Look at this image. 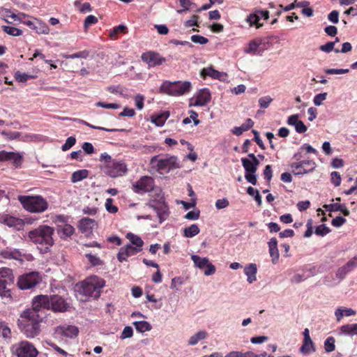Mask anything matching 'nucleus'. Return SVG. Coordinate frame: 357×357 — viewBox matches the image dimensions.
I'll return each mask as SVG.
<instances>
[{"instance_id": "50", "label": "nucleus", "mask_w": 357, "mask_h": 357, "mask_svg": "<svg viewBox=\"0 0 357 357\" xmlns=\"http://www.w3.org/2000/svg\"><path fill=\"white\" fill-rule=\"evenodd\" d=\"M76 142V139L74 137H69L67 138L64 144L61 146V150L63 151H66L70 149L72 146L75 145Z\"/></svg>"}, {"instance_id": "61", "label": "nucleus", "mask_w": 357, "mask_h": 357, "mask_svg": "<svg viewBox=\"0 0 357 357\" xmlns=\"http://www.w3.org/2000/svg\"><path fill=\"white\" fill-rule=\"evenodd\" d=\"M144 96L141 94H137L135 98V105L139 110L144 107Z\"/></svg>"}, {"instance_id": "60", "label": "nucleus", "mask_w": 357, "mask_h": 357, "mask_svg": "<svg viewBox=\"0 0 357 357\" xmlns=\"http://www.w3.org/2000/svg\"><path fill=\"white\" fill-rule=\"evenodd\" d=\"M112 199L108 198L105 202V208L108 212L115 213L117 212L118 208L116 206L112 205Z\"/></svg>"}, {"instance_id": "24", "label": "nucleus", "mask_w": 357, "mask_h": 357, "mask_svg": "<svg viewBox=\"0 0 357 357\" xmlns=\"http://www.w3.org/2000/svg\"><path fill=\"white\" fill-rule=\"evenodd\" d=\"M211 98V96L209 91L206 89H202L198 92L195 102L190 104V105L204 106L210 102Z\"/></svg>"}, {"instance_id": "28", "label": "nucleus", "mask_w": 357, "mask_h": 357, "mask_svg": "<svg viewBox=\"0 0 357 357\" xmlns=\"http://www.w3.org/2000/svg\"><path fill=\"white\" fill-rule=\"evenodd\" d=\"M324 208L328 211H340L344 216H349L350 214L349 211L344 204H340L338 203L325 204Z\"/></svg>"}, {"instance_id": "30", "label": "nucleus", "mask_w": 357, "mask_h": 357, "mask_svg": "<svg viewBox=\"0 0 357 357\" xmlns=\"http://www.w3.org/2000/svg\"><path fill=\"white\" fill-rule=\"evenodd\" d=\"M96 226L94 220L89 218H84L79 221V229L82 232H87Z\"/></svg>"}, {"instance_id": "14", "label": "nucleus", "mask_w": 357, "mask_h": 357, "mask_svg": "<svg viewBox=\"0 0 357 357\" xmlns=\"http://www.w3.org/2000/svg\"><path fill=\"white\" fill-rule=\"evenodd\" d=\"M56 222L58 224L57 232L61 238L70 237L73 234L75 229L72 225L66 223L65 216H56Z\"/></svg>"}, {"instance_id": "13", "label": "nucleus", "mask_w": 357, "mask_h": 357, "mask_svg": "<svg viewBox=\"0 0 357 357\" xmlns=\"http://www.w3.org/2000/svg\"><path fill=\"white\" fill-rule=\"evenodd\" d=\"M1 256L5 259H15L20 261L24 260L31 261L33 259L31 255L24 253L17 249L7 248L1 252Z\"/></svg>"}, {"instance_id": "37", "label": "nucleus", "mask_w": 357, "mask_h": 357, "mask_svg": "<svg viewBox=\"0 0 357 357\" xmlns=\"http://www.w3.org/2000/svg\"><path fill=\"white\" fill-rule=\"evenodd\" d=\"M224 357H259V356L251 351H248L246 352L231 351L227 354Z\"/></svg>"}, {"instance_id": "36", "label": "nucleus", "mask_w": 357, "mask_h": 357, "mask_svg": "<svg viewBox=\"0 0 357 357\" xmlns=\"http://www.w3.org/2000/svg\"><path fill=\"white\" fill-rule=\"evenodd\" d=\"M191 259L192 260L195 266L200 269H203L208 265L209 260L206 257H201L199 255H191Z\"/></svg>"}, {"instance_id": "16", "label": "nucleus", "mask_w": 357, "mask_h": 357, "mask_svg": "<svg viewBox=\"0 0 357 357\" xmlns=\"http://www.w3.org/2000/svg\"><path fill=\"white\" fill-rule=\"evenodd\" d=\"M142 60L146 63L149 68L162 65L166 61L165 58L154 52H148L142 54Z\"/></svg>"}, {"instance_id": "54", "label": "nucleus", "mask_w": 357, "mask_h": 357, "mask_svg": "<svg viewBox=\"0 0 357 357\" xmlns=\"http://www.w3.org/2000/svg\"><path fill=\"white\" fill-rule=\"evenodd\" d=\"M183 280L180 277H175L172 280L170 287L172 289L178 290L179 287L183 284Z\"/></svg>"}, {"instance_id": "35", "label": "nucleus", "mask_w": 357, "mask_h": 357, "mask_svg": "<svg viewBox=\"0 0 357 357\" xmlns=\"http://www.w3.org/2000/svg\"><path fill=\"white\" fill-rule=\"evenodd\" d=\"M340 333L345 335H357V324L342 326L340 327Z\"/></svg>"}, {"instance_id": "25", "label": "nucleus", "mask_w": 357, "mask_h": 357, "mask_svg": "<svg viewBox=\"0 0 357 357\" xmlns=\"http://www.w3.org/2000/svg\"><path fill=\"white\" fill-rule=\"evenodd\" d=\"M269 254L272 258L273 264L278 263L279 259V251L278 249V241L275 238H272L268 242Z\"/></svg>"}, {"instance_id": "8", "label": "nucleus", "mask_w": 357, "mask_h": 357, "mask_svg": "<svg viewBox=\"0 0 357 357\" xmlns=\"http://www.w3.org/2000/svg\"><path fill=\"white\" fill-rule=\"evenodd\" d=\"M13 275L11 269L8 268H0V296L2 297H9V286L13 282Z\"/></svg>"}, {"instance_id": "49", "label": "nucleus", "mask_w": 357, "mask_h": 357, "mask_svg": "<svg viewBox=\"0 0 357 357\" xmlns=\"http://www.w3.org/2000/svg\"><path fill=\"white\" fill-rule=\"evenodd\" d=\"M331 231V229L326 225H321L316 227L314 233L321 236H324Z\"/></svg>"}, {"instance_id": "38", "label": "nucleus", "mask_w": 357, "mask_h": 357, "mask_svg": "<svg viewBox=\"0 0 357 357\" xmlns=\"http://www.w3.org/2000/svg\"><path fill=\"white\" fill-rule=\"evenodd\" d=\"M126 238L132 245H135V248L142 250V248L144 245V241L139 236H137L132 233H128L126 234Z\"/></svg>"}, {"instance_id": "48", "label": "nucleus", "mask_w": 357, "mask_h": 357, "mask_svg": "<svg viewBox=\"0 0 357 357\" xmlns=\"http://www.w3.org/2000/svg\"><path fill=\"white\" fill-rule=\"evenodd\" d=\"M15 77L20 82H26L28 79H34L35 76L17 71L15 74Z\"/></svg>"}, {"instance_id": "10", "label": "nucleus", "mask_w": 357, "mask_h": 357, "mask_svg": "<svg viewBox=\"0 0 357 357\" xmlns=\"http://www.w3.org/2000/svg\"><path fill=\"white\" fill-rule=\"evenodd\" d=\"M50 297L47 295H39L33 299L32 308H29L24 311H33L36 314H41L44 317L43 310H50Z\"/></svg>"}, {"instance_id": "26", "label": "nucleus", "mask_w": 357, "mask_h": 357, "mask_svg": "<svg viewBox=\"0 0 357 357\" xmlns=\"http://www.w3.org/2000/svg\"><path fill=\"white\" fill-rule=\"evenodd\" d=\"M0 16L5 22L9 24L21 20L18 15L12 13L10 10L7 8H0Z\"/></svg>"}, {"instance_id": "58", "label": "nucleus", "mask_w": 357, "mask_h": 357, "mask_svg": "<svg viewBox=\"0 0 357 357\" xmlns=\"http://www.w3.org/2000/svg\"><path fill=\"white\" fill-rule=\"evenodd\" d=\"M126 29V27L123 25H119L117 26H115L112 30L109 32V36L110 38L115 39L116 35H117L120 32H124V31Z\"/></svg>"}, {"instance_id": "40", "label": "nucleus", "mask_w": 357, "mask_h": 357, "mask_svg": "<svg viewBox=\"0 0 357 357\" xmlns=\"http://www.w3.org/2000/svg\"><path fill=\"white\" fill-rule=\"evenodd\" d=\"M133 325L135 326V329L139 333L149 331L152 328L151 325L146 321H135Z\"/></svg>"}, {"instance_id": "18", "label": "nucleus", "mask_w": 357, "mask_h": 357, "mask_svg": "<svg viewBox=\"0 0 357 357\" xmlns=\"http://www.w3.org/2000/svg\"><path fill=\"white\" fill-rule=\"evenodd\" d=\"M263 40L261 38H255L249 42L248 47L244 48L243 52L248 54L261 55L265 50L261 47Z\"/></svg>"}, {"instance_id": "57", "label": "nucleus", "mask_w": 357, "mask_h": 357, "mask_svg": "<svg viewBox=\"0 0 357 357\" xmlns=\"http://www.w3.org/2000/svg\"><path fill=\"white\" fill-rule=\"evenodd\" d=\"M191 40L195 43L201 44V45H205L208 42V38H206L204 36H199V35L192 36Z\"/></svg>"}, {"instance_id": "34", "label": "nucleus", "mask_w": 357, "mask_h": 357, "mask_svg": "<svg viewBox=\"0 0 357 357\" xmlns=\"http://www.w3.org/2000/svg\"><path fill=\"white\" fill-rule=\"evenodd\" d=\"M207 332L206 331H199L190 336L188 340V344L190 346L196 345L200 340L206 339Z\"/></svg>"}, {"instance_id": "23", "label": "nucleus", "mask_w": 357, "mask_h": 357, "mask_svg": "<svg viewBox=\"0 0 357 357\" xmlns=\"http://www.w3.org/2000/svg\"><path fill=\"white\" fill-rule=\"evenodd\" d=\"M200 75L204 79H205L206 77H210L213 79L223 80L227 76V74L225 73L219 72L215 70L213 67H207L204 68L201 70Z\"/></svg>"}, {"instance_id": "43", "label": "nucleus", "mask_w": 357, "mask_h": 357, "mask_svg": "<svg viewBox=\"0 0 357 357\" xmlns=\"http://www.w3.org/2000/svg\"><path fill=\"white\" fill-rule=\"evenodd\" d=\"M1 29L5 33L12 36H20L23 33L21 29L10 26L3 25Z\"/></svg>"}, {"instance_id": "29", "label": "nucleus", "mask_w": 357, "mask_h": 357, "mask_svg": "<svg viewBox=\"0 0 357 357\" xmlns=\"http://www.w3.org/2000/svg\"><path fill=\"white\" fill-rule=\"evenodd\" d=\"M33 30H35L38 34H48L50 32V28L47 24L37 18H35V24H33Z\"/></svg>"}, {"instance_id": "17", "label": "nucleus", "mask_w": 357, "mask_h": 357, "mask_svg": "<svg viewBox=\"0 0 357 357\" xmlns=\"http://www.w3.org/2000/svg\"><path fill=\"white\" fill-rule=\"evenodd\" d=\"M50 307L54 312H63L68 310L70 305L61 296L53 295L50 297Z\"/></svg>"}, {"instance_id": "15", "label": "nucleus", "mask_w": 357, "mask_h": 357, "mask_svg": "<svg viewBox=\"0 0 357 357\" xmlns=\"http://www.w3.org/2000/svg\"><path fill=\"white\" fill-rule=\"evenodd\" d=\"M154 181L151 176H142L134 185V191L137 193L148 192L153 189Z\"/></svg>"}, {"instance_id": "46", "label": "nucleus", "mask_w": 357, "mask_h": 357, "mask_svg": "<svg viewBox=\"0 0 357 357\" xmlns=\"http://www.w3.org/2000/svg\"><path fill=\"white\" fill-rule=\"evenodd\" d=\"M89 55V52L88 50H83L78 52H76L73 54H63V58L67 59H73L77 58L86 59Z\"/></svg>"}, {"instance_id": "33", "label": "nucleus", "mask_w": 357, "mask_h": 357, "mask_svg": "<svg viewBox=\"0 0 357 357\" xmlns=\"http://www.w3.org/2000/svg\"><path fill=\"white\" fill-rule=\"evenodd\" d=\"M316 351L315 345L312 340L303 341L300 348V352L303 355H309Z\"/></svg>"}, {"instance_id": "55", "label": "nucleus", "mask_w": 357, "mask_h": 357, "mask_svg": "<svg viewBox=\"0 0 357 357\" xmlns=\"http://www.w3.org/2000/svg\"><path fill=\"white\" fill-rule=\"evenodd\" d=\"M335 42H328L325 45H322L319 47V50L326 53H330L333 50L335 51Z\"/></svg>"}, {"instance_id": "19", "label": "nucleus", "mask_w": 357, "mask_h": 357, "mask_svg": "<svg viewBox=\"0 0 357 357\" xmlns=\"http://www.w3.org/2000/svg\"><path fill=\"white\" fill-rule=\"evenodd\" d=\"M78 334V329L74 326H60L55 329V337H59L64 336L72 338L77 336Z\"/></svg>"}, {"instance_id": "63", "label": "nucleus", "mask_w": 357, "mask_h": 357, "mask_svg": "<svg viewBox=\"0 0 357 357\" xmlns=\"http://www.w3.org/2000/svg\"><path fill=\"white\" fill-rule=\"evenodd\" d=\"M272 101L273 99L270 96H265L259 98V103L261 108H267Z\"/></svg>"}, {"instance_id": "53", "label": "nucleus", "mask_w": 357, "mask_h": 357, "mask_svg": "<svg viewBox=\"0 0 357 357\" xmlns=\"http://www.w3.org/2000/svg\"><path fill=\"white\" fill-rule=\"evenodd\" d=\"M349 69H335V68H327L324 70V72L328 75H340V74H345L349 73Z\"/></svg>"}, {"instance_id": "21", "label": "nucleus", "mask_w": 357, "mask_h": 357, "mask_svg": "<svg viewBox=\"0 0 357 357\" xmlns=\"http://www.w3.org/2000/svg\"><path fill=\"white\" fill-rule=\"evenodd\" d=\"M287 123L289 126H294L298 133H304L307 131V128L303 122L299 120L298 114H293L287 118Z\"/></svg>"}, {"instance_id": "59", "label": "nucleus", "mask_w": 357, "mask_h": 357, "mask_svg": "<svg viewBox=\"0 0 357 357\" xmlns=\"http://www.w3.org/2000/svg\"><path fill=\"white\" fill-rule=\"evenodd\" d=\"M132 335H133V331H132V327L126 326L123 328L120 337H121V339L124 340L126 338L131 337L132 336Z\"/></svg>"}, {"instance_id": "12", "label": "nucleus", "mask_w": 357, "mask_h": 357, "mask_svg": "<svg viewBox=\"0 0 357 357\" xmlns=\"http://www.w3.org/2000/svg\"><path fill=\"white\" fill-rule=\"evenodd\" d=\"M105 172L109 176L116 178L123 176L127 171L126 165L120 161L113 160L105 166Z\"/></svg>"}, {"instance_id": "31", "label": "nucleus", "mask_w": 357, "mask_h": 357, "mask_svg": "<svg viewBox=\"0 0 357 357\" xmlns=\"http://www.w3.org/2000/svg\"><path fill=\"white\" fill-rule=\"evenodd\" d=\"M254 125V122L251 119H248L245 123H243L239 127H234L231 132L234 135L239 136L243 134V132L248 130Z\"/></svg>"}, {"instance_id": "6", "label": "nucleus", "mask_w": 357, "mask_h": 357, "mask_svg": "<svg viewBox=\"0 0 357 357\" xmlns=\"http://www.w3.org/2000/svg\"><path fill=\"white\" fill-rule=\"evenodd\" d=\"M192 87L191 83L188 81L181 82H165L160 88L161 93L169 96H179L188 93Z\"/></svg>"}, {"instance_id": "5", "label": "nucleus", "mask_w": 357, "mask_h": 357, "mask_svg": "<svg viewBox=\"0 0 357 357\" xmlns=\"http://www.w3.org/2000/svg\"><path fill=\"white\" fill-rule=\"evenodd\" d=\"M18 200L24 209L31 213H43L48 208L47 202L41 196L21 195Z\"/></svg>"}, {"instance_id": "11", "label": "nucleus", "mask_w": 357, "mask_h": 357, "mask_svg": "<svg viewBox=\"0 0 357 357\" xmlns=\"http://www.w3.org/2000/svg\"><path fill=\"white\" fill-rule=\"evenodd\" d=\"M290 167L294 174L303 175L312 172L316 167V163L312 160H305L298 162H293Z\"/></svg>"}, {"instance_id": "1", "label": "nucleus", "mask_w": 357, "mask_h": 357, "mask_svg": "<svg viewBox=\"0 0 357 357\" xmlns=\"http://www.w3.org/2000/svg\"><path fill=\"white\" fill-rule=\"evenodd\" d=\"M54 229L50 226L43 225L27 233L30 242L36 245L42 253H47L54 244L53 235Z\"/></svg>"}, {"instance_id": "52", "label": "nucleus", "mask_w": 357, "mask_h": 357, "mask_svg": "<svg viewBox=\"0 0 357 357\" xmlns=\"http://www.w3.org/2000/svg\"><path fill=\"white\" fill-rule=\"evenodd\" d=\"M331 180L332 183L335 186L337 187L341 183V176L340 173L337 172H333L331 174Z\"/></svg>"}, {"instance_id": "32", "label": "nucleus", "mask_w": 357, "mask_h": 357, "mask_svg": "<svg viewBox=\"0 0 357 357\" xmlns=\"http://www.w3.org/2000/svg\"><path fill=\"white\" fill-rule=\"evenodd\" d=\"M356 314V311L351 308L339 307L335 312V316L337 321H340L342 318L345 317H350Z\"/></svg>"}, {"instance_id": "3", "label": "nucleus", "mask_w": 357, "mask_h": 357, "mask_svg": "<svg viewBox=\"0 0 357 357\" xmlns=\"http://www.w3.org/2000/svg\"><path fill=\"white\" fill-rule=\"evenodd\" d=\"M150 165L151 169L160 174H165L181 167L178 158L174 155H155L151 158Z\"/></svg>"}, {"instance_id": "7", "label": "nucleus", "mask_w": 357, "mask_h": 357, "mask_svg": "<svg viewBox=\"0 0 357 357\" xmlns=\"http://www.w3.org/2000/svg\"><path fill=\"white\" fill-rule=\"evenodd\" d=\"M10 351L17 357H37L38 354L34 345L28 341H21L13 344Z\"/></svg>"}, {"instance_id": "62", "label": "nucleus", "mask_w": 357, "mask_h": 357, "mask_svg": "<svg viewBox=\"0 0 357 357\" xmlns=\"http://www.w3.org/2000/svg\"><path fill=\"white\" fill-rule=\"evenodd\" d=\"M346 222V219L342 216H337L335 218L333 219L331 221V224L335 227H340L342 226Z\"/></svg>"}, {"instance_id": "47", "label": "nucleus", "mask_w": 357, "mask_h": 357, "mask_svg": "<svg viewBox=\"0 0 357 357\" xmlns=\"http://www.w3.org/2000/svg\"><path fill=\"white\" fill-rule=\"evenodd\" d=\"M335 340L333 337L331 336L326 339L324 341V349L326 352L330 353L335 349Z\"/></svg>"}, {"instance_id": "39", "label": "nucleus", "mask_w": 357, "mask_h": 357, "mask_svg": "<svg viewBox=\"0 0 357 357\" xmlns=\"http://www.w3.org/2000/svg\"><path fill=\"white\" fill-rule=\"evenodd\" d=\"M200 231V229L197 225L193 224L188 227H185L183 229V236L187 238H192L197 235Z\"/></svg>"}, {"instance_id": "44", "label": "nucleus", "mask_w": 357, "mask_h": 357, "mask_svg": "<svg viewBox=\"0 0 357 357\" xmlns=\"http://www.w3.org/2000/svg\"><path fill=\"white\" fill-rule=\"evenodd\" d=\"M169 114L168 112H163L159 115L153 117L152 122L157 126H162L168 119Z\"/></svg>"}, {"instance_id": "45", "label": "nucleus", "mask_w": 357, "mask_h": 357, "mask_svg": "<svg viewBox=\"0 0 357 357\" xmlns=\"http://www.w3.org/2000/svg\"><path fill=\"white\" fill-rule=\"evenodd\" d=\"M241 162L245 172L256 173V167L253 165L250 160L246 158H242Z\"/></svg>"}, {"instance_id": "41", "label": "nucleus", "mask_w": 357, "mask_h": 357, "mask_svg": "<svg viewBox=\"0 0 357 357\" xmlns=\"http://www.w3.org/2000/svg\"><path fill=\"white\" fill-rule=\"evenodd\" d=\"M88 175L89 172L86 169L77 170L73 173L71 181L73 183H77L86 178Z\"/></svg>"}, {"instance_id": "2", "label": "nucleus", "mask_w": 357, "mask_h": 357, "mask_svg": "<svg viewBox=\"0 0 357 357\" xmlns=\"http://www.w3.org/2000/svg\"><path fill=\"white\" fill-rule=\"evenodd\" d=\"M42 320L41 314H36L33 311H23L18 319V326L26 337L33 338L40 332V323Z\"/></svg>"}, {"instance_id": "56", "label": "nucleus", "mask_w": 357, "mask_h": 357, "mask_svg": "<svg viewBox=\"0 0 357 357\" xmlns=\"http://www.w3.org/2000/svg\"><path fill=\"white\" fill-rule=\"evenodd\" d=\"M327 93H322L316 95L313 99V102L316 106H320L322 102L326 99Z\"/></svg>"}, {"instance_id": "42", "label": "nucleus", "mask_w": 357, "mask_h": 357, "mask_svg": "<svg viewBox=\"0 0 357 357\" xmlns=\"http://www.w3.org/2000/svg\"><path fill=\"white\" fill-rule=\"evenodd\" d=\"M259 20L260 16L257 13V11H255V13L249 15V16L246 19V21L250 24V26L255 25L257 28H260L261 26H262V24H259Z\"/></svg>"}, {"instance_id": "22", "label": "nucleus", "mask_w": 357, "mask_h": 357, "mask_svg": "<svg viewBox=\"0 0 357 357\" xmlns=\"http://www.w3.org/2000/svg\"><path fill=\"white\" fill-rule=\"evenodd\" d=\"M140 251L141 249L136 248L131 245H127L120 249L117 258L119 261L122 262L123 261H126L128 257L133 256Z\"/></svg>"}, {"instance_id": "4", "label": "nucleus", "mask_w": 357, "mask_h": 357, "mask_svg": "<svg viewBox=\"0 0 357 357\" xmlns=\"http://www.w3.org/2000/svg\"><path fill=\"white\" fill-rule=\"evenodd\" d=\"M105 284V282L103 279L93 275L87 278L77 287L79 288V291L86 296L98 298L101 289Z\"/></svg>"}, {"instance_id": "27", "label": "nucleus", "mask_w": 357, "mask_h": 357, "mask_svg": "<svg viewBox=\"0 0 357 357\" xmlns=\"http://www.w3.org/2000/svg\"><path fill=\"white\" fill-rule=\"evenodd\" d=\"M257 272V265L255 264H250L244 268V273L247 276V281L252 284L257 280L256 274Z\"/></svg>"}, {"instance_id": "64", "label": "nucleus", "mask_w": 357, "mask_h": 357, "mask_svg": "<svg viewBox=\"0 0 357 357\" xmlns=\"http://www.w3.org/2000/svg\"><path fill=\"white\" fill-rule=\"evenodd\" d=\"M229 204V202L227 199L223 198L218 199L215 202V207L217 209H222L227 207Z\"/></svg>"}, {"instance_id": "20", "label": "nucleus", "mask_w": 357, "mask_h": 357, "mask_svg": "<svg viewBox=\"0 0 357 357\" xmlns=\"http://www.w3.org/2000/svg\"><path fill=\"white\" fill-rule=\"evenodd\" d=\"M3 161H10L17 167L21 165L22 156L17 153L1 151H0V162Z\"/></svg>"}, {"instance_id": "9", "label": "nucleus", "mask_w": 357, "mask_h": 357, "mask_svg": "<svg viewBox=\"0 0 357 357\" xmlns=\"http://www.w3.org/2000/svg\"><path fill=\"white\" fill-rule=\"evenodd\" d=\"M41 280V277L38 272H31L20 276L17 284L21 289H31L38 284Z\"/></svg>"}, {"instance_id": "51", "label": "nucleus", "mask_w": 357, "mask_h": 357, "mask_svg": "<svg viewBox=\"0 0 357 357\" xmlns=\"http://www.w3.org/2000/svg\"><path fill=\"white\" fill-rule=\"evenodd\" d=\"M156 213L160 220V222H162L168 216L167 208L166 206H162L161 208H158Z\"/></svg>"}]
</instances>
